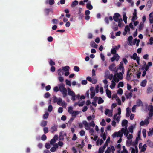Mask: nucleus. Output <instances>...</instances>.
I'll list each match as a JSON object with an SVG mask.
<instances>
[{
	"label": "nucleus",
	"instance_id": "1",
	"mask_svg": "<svg viewBox=\"0 0 153 153\" xmlns=\"http://www.w3.org/2000/svg\"><path fill=\"white\" fill-rule=\"evenodd\" d=\"M128 123V122L126 120H125V135L127 137V140L126 141V144L128 146H129L132 141L133 137L132 135L129 134V132L132 133L133 132L134 127L131 125L128 128V130L129 131L127 130V126L126 125Z\"/></svg>",
	"mask_w": 153,
	"mask_h": 153
},
{
	"label": "nucleus",
	"instance_id": "2",
	"mask_svg": "<svg viewBox=\"0 0 153 153\" xmlns=\"http://www.w3.org/2000/svg\"><path fill=\"white\" fill-rule=\"evenodd\" d=\"M122 76V74L121 72L116 73V74L114 76L113 80L112 81L111 85L110 86V87L111 89H113L114 88L116 85L115 82H117L119 80V79L120 80L122 79L123 77Z\"/></svg>",
	"mask_w": 153,
	"mask_h": 153
},
{
	"label": "nucleus",
	"instance_id": "3",
	"mask_svg": "<svg viewBox=\"0 0 153 153\" xmlns=\"http://www.w3.org/2000/svg\"><path fill=\"white\" fill-rule=\"evenodd\" d=\"M123 134H124V128H123L121 130L119 131L118 132H115L112 135V136L113 138L119 137L120 138L118 140L117 143H120L122 141L121 137L123 136Z\"/></svg>",
	"mask_w": 153,
	"mask_h": 153
},
{
	"label": "nucleus",
	"instance_id": "4",
	"mask_svg": "<svg viewBox=\"0 0 153 153\" xmlns=\"http://www.w3.org/2000/svg\"><path fill=\"white\" fill-rule=\"evenodd\" d=\"M120 17V15L118 13H116L114 14L113 18L114 21L116 22H118V26L120 27H121L123 26L122 24L123 23H122L123 20Z\"/></svg>",
	"mask_w": 153,
	"mask_h": 153
},
{
	"label": "nucleus",
	"instance_id": "5",
	"mask_svg": "<svg viewBox=\"0 0 153 153\" xmlns=\"http://www.w3.org/2000/svg\"><path fill=\"white\" fill-rule=\"evenodd\" d=\"M59 90L62 94L63 98H65L67 95V91L65 88V85L63 83L59 85Z\"/></svg>",
	"mask_w": 153,
	"mask_h": 153
},
{
	"label": "nucleus",
	"instance_id": "6",
	"mask_svg": "<svg viewBox=\"0 0 153 153\" xmlns=\"http://www.w3.org/2000/svg\"><path fill=\"white\" fill-rule=\"evenodd\" d=\"M123 63L122 62H121L119 65V66L118 68H117L115 71V72H117L119 70H120V71H122V72H121L122 74V75H123V74L124 73L123 72ZM122 77H123V76H122Z\"/></svg>",
	"mask_w": 153,
	"mask_h": 153
},
{
	"label": "nucleus",
	"instance_id": "7",
	"mask_svg": "<svg viewBox=\"0 0 153 153\" xmlns=\"http://www.w3.org/2000/svg\"><path fill=\"white\" fill-rule=\"evenodd\" d=\"M132 36H130L128 38V45H135V42H133L132 41Z\"/></svg>",
	"mask_w": 153,
	"mask_h": 153
},
{
	"label": "nucleus",
	"instance_id": "8",
	"mask_svg": "<svg viewBox=\"0 0 153 153\" xmlns=\"http://www.w3.org/2000/svg\"><path fill=\"white\" fill-rule=\"evenodd\" d=\"M58 125L56 124H54L50 128V131L52 133L55 131H57Z\"/></svg>",
	"mask_w": 153,
	"mask_h": 153
},
{
	"label": "nucleus",
	"instance_id": "9",
	"mask_svg": "<svg viewBox=\"0 0 153 153\" xmlns=\"http://www.w3.org/2000/svg\"><path fill=\"white\" fill-rule=\"evenodd\" d=\"M147 146L146 144L142 145V144L140 143L139 145V148L141 150V152H144L146 150Z\"/></svg>",
	"mask_w": 153,
	"mask_h": 153
},
{
	"label": "nucleus",
	"instance_id": "10",
	"mask_svg": "<svg viewBox=\"0 0 153 153\" xmlns=\"http://www.w3.org/2000/svg\"><path fill=\"white\" fill-rule=\"evenodd\" d=\"M125 95L127 99H130L132 96V93L131 91L129 92L128 91H126Z\"/></svg>",
	"mask_w": 153,
	"mask_h": 153
},
{
	"label": "nucleus",
	"instance_id": "11",
	"mask_svg": "<svg viewBox=\"0 0 153 153\" xmlns=\"http://www.w3.org/2000/svg\"><path fill=\"white\" fill-rule=\"evenodd\" d=\"M120 57L118 54H115L111 58V60L113 62L115 60L118 61Z\"/></svg>",
	"mask_w": 153,
	"mask_h": 153
},
{
	"label": "nucleus",
	"instance_id": "12",
	"mask_svg": "<svg viewBox=\"0 0 153 153\" xmlns=\"http://www.w3.org/2000/svg\"><path fill=\"white\" fill-rule=\"evenodd\" d=\"M137 18V10L136 9H134L133 13V16L132 19V21L133 22H134Z\"/></svg>",
	"mask_w": 153,
	"mask_h": 153
},
{
	"label": "nucleus",
	"instance_id": "13",
	"mask_svg": "<svg viewBox=\"0 0 153 153\" xmlns=\"http://www.w3.org/2000/svg\"><path fill=\"white\" fill-rule=\"evenodd\" d=\"M132 58L136 60L138 64H139V57L137 56V55L136 53H134L133 54L132 56Z\"/></svg>",
	"mask_w": 153,
	"mask_h": 153
},
{
	"label": "nucleus",
	"instance_id": "14",
	"mask_svg": "<svg viewBox=\"0 0 153 153\" xmlns=\"http://www.w3.org/2000/svg\"><path fill=\"white\" fill-rule=\"evenodd\" d=\"M149 116L150 117H151L153 115V106L152 105H149Z\"/></svg>",
	"mask_w": 153,
	"mask_h": 153
},
{
	"label": "nucleus",
	"instance_id": "15",
	"mask_svg": "<svg viewBox=\"0 0 153 153\" xmlns=\"http://www.w3.org/2000/svg\"><path fill=\"white\" fill-rule=\"evenodd\" d=\"M149 20L150 23H153V12H151L149 15Z\"/></svg>",
	"mask_w": 153,
	"mask_h": 153
},
{
	"label": "nucleus",
	"instance_id": "16",
	"mask_svg": "<svg viewBox=\"0 0 153 153\" xmlns=\"http://www.w3.org/2000/svg\"><path fill=\"white\" fill-rule=\"evenodd\" d=\"M82 123L83 125H84L85 126V128L86 130H88L89 129L90 126L86 121H83L82 122Z\"/></svg>",
	"mask_w": 153,
	"mask_h": 153
},
{
	"label": "nucleus",
	"instance_id": "17",
	"mask_svg": "<svg viewBox=\"0 0 153 153\" xmlns=\"http://www.w3.org/2000/svg\"><path fill=\"white\" fill-rule=\"evenodd\" d=\"M149 123L148 120L147 119L144 121H142L140 123V125L141 126H143L145 125H147Z\"/></svg>",
	"mask_w": 153,
	"mask_h": 153
},
{
	"label": "nucleus",
	"instance_id": "18",
	"mask_svg": "<svg viewBox=\"0 0 153 153\" xmlns=\"http://www.w3.org/2000/svg\"><path fill=\"white\" fill-rule=\"evenodd\" d=\"M118 110V113H116L114 115V119H116L117 120L118 117H117V116L118 114L119 115H120L121 114V109L120 108H119L117 109Z\"/></svg>",
	"mask_w": 153,
	"mask_h": 153
},
{
	"label": "nucleus",
	"instance_id": "19",
	"mask_svg": "<svg viewBox=\"0 0 153 153\" xmlns=\"http://www.w3.org/2000/svg\"><path fill=\"white\" fill-rule=\"evenodd\" d=\"M86 8L89 10H92L93 7V6L91 4L90 1H89L86 4Z\"/></svg>",
	"mask_w": 153,
	"mask_h": 153
},
{
	"label": "nucleus",
	"instance_id": "20",
	"mask_svg": "<svg viewBox=\"0 0 153 153\" xmlns=\"http://www.w3.org/2000/svg\"><path fill=\"white\" fill-rule=\"evenodd\" d=\"M115 65L114 63H113L109 67L110 70L111 71H114L115 70Z\"/></svg>",
	"mask_w": 153,
	"mask_h": 153
},
{
	"label": "nucleus",
	"instance_id": "21",
	"mask_svg": "<svg viewBox=\"0 0 153 153\" xmlns=\"http://www.w3.org/2000/svg\"><path fill=\"white\" fill-rule=\"evenodd\" d=\"M131 71L130 70H128L127 72V75L126 77V79L128 80H130L131 79V76L130 75L131 74Z\"/></svg>",
	"mask_w": 153,
	"mask_h": 153
},
{
	"label": "nucleus",
	"instance_id": "22",
	"mask_svg": "<svg viewBox=\"0 0 153 153\" xmlns=\"http://www.w3.org/2000/svg\"><path fill=\"white\" fill-rule=\"evenodd\" d=\"M153 134V127L150 128L149 131L148 132V135L149 136H152Z\"/></svg>",
	"mask_w": 153,
	"mask_h": 153
},
{
	"label": "nucleus",
	"instance_id": "23",
	"mask_svg": "<svg viewBox=\"0 0 153 153\" xmlns=\"http://www.w3.org/2000/svg\"><path fill=\"white\" fill-rule=\"evenodd\" d=\"M106 91L107 96L109 98H110L111 97V91L109 90L108 88L106 89Z\"/></svg>",
	"mask_w": 153,
	"mask_h": 153
},
{
	"label": "nucleus",
	"instance_id": "24",
	"mask_svg": "<svg viewBox=\"0 0 153 153\" xmlns=\"http://www.w3.org/2000/svg\"><path fill=\"white\" fill-rule=\"evenodd\" d=\"M79 114V112L78 111H74L71 114L72 115V116L73 117H75L77 115Z\"/></svg>",
	"mask_w": 153,
	"mask_h": 153
},
{
	"label": "nucleus",
	"instance_id": "25",
	"mask_svg": "<svg viewBox=\"0 0 153 153\" xmlns=\"http://www.w3.org/2000/svg\"><path fill=\"white\" fill-rule=\"evenodd\" d=\"M131 112V109L129 108H126V117H129L130 115Z\"/></svg>",
	"mask_w": 153,
	"mask_h": 153
},
{
	"label": "nucleus",
	"instance_id": "26",
	"mask_svg": "<svg viewBox=\"0 0 153 153\" xmlns=\"http://www.w3.org/2000/svg\"><path fill=\"white\" fill-rule=\"evenodd\" d=\"M131 153H138L137 147L136 146L135 148H132Z\"/></svg>",
	"mask_w": 153,
	"mask_h": 153
},
{
	"label": "nucleus",
	"instance_id": "27",
	"mask_svg": "<svg viewBox=\"0 0 153 153\" xmlns=\"http://www.w3.org/2000/svg\"><path fill=\"white\" fill-rule=\"evenodd\" d=\"M146 83L147 81L146 80H144L141 82L140 85L142 87H144L146 86Z\"/></svg>",
	"mask_w": 153,
	"mask_h": 153
},
{
	"label": "nucleus",
	"instance_id": "28",
	"mask_svg": "<svg viewBox=\"0 0 153 153\" xmlns=\"http://www.w3.org/2000/svg\"><path fill=\"white\" fill-rule=\"evenodd\" d=\"M47 123V121L43 120L41 123L40 125L42 127H45L46 126Z\"/></svg>",
	"mask_w": 153,
	"mask_h": 153
},
{
	"label": "nucleus",
	"instance_id": "29",
	"mask_svg": "<svg viewBox=\"0 0 153 153\" xmlns=\"http://www.w3.org/2000/svg\"><path fill=\"white\" fill-rule=\"evenodd\" d=\"M140 139V137L139 136L136 139L135 141L133 143V144L135 146L138 143V140Z\"/></svg>",
	"mask_w": 153,
	"mask_h": 153
},
{
	"label": "nucleus",
	"instance_id": "30",
	"mask_svg": "<svg viewBox=\"0 0 153 153\" xmlns=\"http://www.w3.org/2000/svg\"><path fill=\"white\" fill-rule=\"evenodd\" d=\"M91 47L94 48H97V45L94 42H91Z\"/></svg>",
	"mask_w": 153,
	"mask_h": 153
},
{
	"label": "nucleus",
	"instance_id": "31",
	"mask_svg": "<svg viewBox=\"0 0 153 153\" xmlns=\"http://www.w3.org/2000/svg\"><path fill=\"white\" fill-rule=\"evenodd\" d=\"M104 100L101 97H99L98 102V103L99 104L103 103L104 102Z\"/></svg>",
	"mask_w": 153,
	"mask_h": 153
},
{
	"label": "nucleus",
	"instance_id": "32",
	"mask_svg": "<svg viewBox=\"0 0 153 153\" xmlns=\"http://www.w3.org/2000/svg\"><path fill=\"white\" fill-rule=\"evenodd\" d=\"M70 67L69 66H66L64 67H62V70L65 71H69Z\"/></svg>",
	"mask_w": 153,
	"mask_h": 153
},
{
	"label": "nucleus",
	"instance_id": "33",
	"mask_svg": "<svg viewBox=\"0 0 153 153\" xmlns=\"http://www.w3.org/2000/svg\"><path fill=\"white\" fill-rule=\"evenodd\" d=\"M68 111L71 114L73 112V108L72 107L70 106L68 108Z\"/></svg>",
	"mask_w": 153,
	"mask_h": 153
},
{
	"label": "nucleus",
	"instance_id": "34",
	"mask_svg": "<svg viewBox=\"0 0 153 153\" xmlns=\"http://www.w3.org/2000/svg\"><path fill=\"white\" fill-rule=\"evenodd\" d=\"M144 26V22H141L139 25V29L140 30L142 29Z\"/></svg>",
	"mask_w": 153,
	"mask_h": 153
},
{
	"label": "nucleus",
	"instance_id": "35",
	"mask_svg": "<svg viewBox=\"0 0 153 153\" xmlns=\"http://www.w3.org/2000/svg\"><path fill=\"white\" fill-rule=\"evenodd\" d=\"M78 1L76 0H75L74 1L72 2L71 6H73L76 5L78 4Z\"/></svg>",
	"mask_w": 153,
	"mask_h": 153
},
{
	"label": "nucleus",
	"instance_id": "36",
	"mask_svg": "<svg viewBox=\"0 0 153 153\" xmlns=\"http://www.w3.org/2000/svg\"><path fill=\"white\" fill-rule=\"evenodd\" d=\"M58 75H62L63 74V72L62 69H59L58 70Z\"/></svg>",
	"mask_w": 153,
	"mask_h": 153
},
{
	"label": "nucleus",
	"instance_id": "37",
	"mask_svg": "<svg viewBox=\"0 0 153 153\" xmlns=\"http://www.w3.org/2000/svg\"><path fill=\"white\" fill-rule=\"evenodd\" d=\"M100 124L102 126H105L106 123L104 119H102V122H101Z\"/></svg>",
	"mask_w": 153,
	"mask_h": 153
},
{
	"label": "nucleus",
	"instance_id": "38",
	"mask_svg": "<svg viewBox=\"0 0 153 153\" xmlns=\"http://www.w3.org/2000/svg\"><path fill=\"white\" fill-rule=\"evenodd\" d=\"M49 116V114L48 112H46L45 113V114H44L43 116V118L44 119H47Z\"/></svg>",
	"mask_w": 153,
	"mask_h": 153
},
{
	"label": "nucleus",
	"instance_id": "39",
	"mask_svg": "<svg viewBox=\"0 0 153 153\" xmlns=\"http://www.w3.org/2000/svg\"><path fill=\"white\" fill-rule=\"evenodd\" d=\"M111 53L112 54H117L116 53V50H115V48H112L111 50Z\"/></svg>",
	"mask_w": 153,
	"mask_h": 153
},
{
	"label": "nucleus",
	"instance_id": "40",
	"mask_svg": "<svg viewBox=\"0 0 153 153\" xmlns=\"http://www.w3.org/2000/svg\"><path fill=\"white\" fill-rule=\"evenodd\" d=\"M153 91V89L151 87H148L147 89V92L148 93H150Z\"/></svg>",
	"mask_w": 153,
	"mask_h": 153
},
{
	"label": "nucleus",
	"instance_id": "41",
	"mask_svg": "<svg viewBox=\"0 0 153 153\" xmlns=\"http://www.w3.org/2000/svg\"><path fill=\"white\" fill-rule=\"evenodd\" d=\"M74 70L76 72H79L80 71V69L79 67L75 66L74 68Z\"/></svg>",
	"mask_w": 153,
	"mask_h": 153
},
{
	"label": "nucleus",
	"instance_id": "42",
	"mask_svg": "<svg viewBox=\"0 0 153 153\" xmlns=\"http://www.w3.org/2000/svg\"><path fill=\"white\" fill-rule=\"evenodd\" d=\"M68 95L72 96L73 95L75 94V93L72 90H71L70 91H68Z\"/></svg>",
	"mask_w": 153,
	"mask_h": 153
},
{
	"label": "nucleus",
	"instance_id": "43",
	"mask_svg": "<svg viewBox=\"0 0 153 153\" xmlns=\"http://www.w3.org/2000/svg\"><path fill=\"white\" fill-rule=\"evenodd\" d=\"M43 131L45 134H46L48 132V127H45L43 128Z\"/></svg>",
	"mask_w": 153,
	"mask_h": 153
},
{
	"label": "nucleus",
	"instance_id": "44",
	"mask_svg": "<svg viewBox=\"0 0 153 153\" xmlns=\"http://www.w3.org/2000/svg\"><path fill=\"white\" fill-rule=\"evenodd\" d=\"M62 102V98H59L57 102V104L59 105H60V104H61Z\"/></svg>",
	"mask_w": 153,
	"mask_h": 153
},
{
	"label": "nucleus",
	"instance_id": "45",
	"mask_svg": "<svg viewBox=\"0 0 153 153\" xmlns=\"http://www.w3.org/2000/svg\"><path fill=\"white\" fill-rule=\"evenodd\" d=\"M142 132L143 137L145 138L146 137V130L145 129H143Z\"/></svg>",
	"mask_w": 153,
	"mask_h": 153
},
{
	"label": "nucleus",
	"instance_id": "46",
	"mask_svg": "<svg viewBox=\"0 0 153 153\" xmlns=\"http://www.w3.org/2000/svg\"><path fill=\"white\" fill-rule=\"evenodd\" d=\"M49 64L51 66H52L55 65V62L52 60L51 59L49 61Z\"/></svg>",
	"mask_w": 153,
	"mask_h": 153
},
{
	"label": "nucleus",
	"instance_id": "47",
	"mask_svg": "<svg viewBox=\"0 0 153 153\" xmlns=\"http://www.w3.org/2000/svg\"><path fill=\"white\" fill-rule=\"evenodd\" d=\"M123 92V90L121 88H120L118 90L117 93V94H119L121 95L122 94Z\"/></svg>",
	"mask_w": 153,
	"mask_h": 153
},
{
	"label": "nucleus",
	"instance_id": "48",
	"mask_svg": "<svg viewBox=\"0 0 153 153\" xmlns=\"http://www.w3.org/2000/svg\"><path fill=\"white\" fill-rule=\"evenodd\" d=\"M95 94V91H93L91 92L90 95H91V98H93L94 97V96Z\"/></svg>",
	"mask_w": 153,
	"mask_h": 153
},
{
	"label": "nucleus",
	"instance_id": "49",
	"mask_svg": "<svg viewBox=\"0 0 153 153\" xmlns=\"http://www.w3.org/2000/svg\"><path fill=\"white\" fill-rule=\"evenodd\" d=\"M127 89L128 91H130L131 90H132L131 89L132 86H131V85H129L128 84H127Z\"/></svg>",
	"mask_w": 153,
	"mask_h": 153
},
{
	"label": "nucleus",
	"instance_id": "50",
	"mask_svg": "<svg viewBox=\"0 0 153 153\" xmlns=\"http://www.w3.org/2000/svg\"><path fill=\"white\" fill-rule=\"evenodd\" d=\"M50 94L49 92L46 93L44 96V97L45 98H48L50 96Z\"/></svg>",
	"mask_w": 153,
	"mask_h": 153
},
{
	"label": "nucleus",
	"instance_id": "51",
	"mask_svg": "<svg viewBox=\"0 0 153 153\" xmlns=\"http://www.w3.org/2000/svg\"><path fill=\"white\" fill-rule=\"evenodd\" d=\"M65 82L66 84L67 85H68L70 86H71V82L70 81L68 80V79H66L65 80Z\"/></svg>",
	"mask_w": 153,
	"mask_h": 153
},
{
	"label": "nucleus",
	"instance_id": "52",
	"mask_svg": "<svg viewBox=\"0 0 153 153\" xmlns=\"http://www.w3.org/2000/svg\"><path fill=\"white\" fill-rule=\"evenodd\" d=\"M80 134L81 136H83L85 135V131L83 130H82L80 131Z\"/></svg>",
	"mask_w": 153,
	"mask_h": 153
},
{
	"label": "nucleus",
	"instance_id": "53",
	"mask_svg": "<svg viewBox=\"0 0 153 153\" xmlns=\"http://www.w3.org/2000/svg\"><path fill=\"white\" fill-rule=\"evenodd\" d=\"M101 136L102 137L104 140H105L106 139V134L105 132L103 133L101 135Z\"/></svg>",
	"mask_w": 153,
	"mask_h": 153
},
{
	"label": "nucleus",
	"instance_id": "54",
	"mask_svg": "<svg viewBox=\"0 0 153 153\" xmlns=\"http://www.w3.org/2000/svg\"><path fill=\"white\" fill-rule=\"evenodd\" d=\"M112 28L114 31H116L118 30V26L117 25H114L112 26Z\"/></svg>",
	"mask_w": 153,
	"mask_h": 153
},
{
	"label": "nucleus",
	"instance_id": "55",
	"mask_svg": "<svg viewBox=\"0 0 153 153\" xmlns=\"http://www.w3.org/2000/svg\"><path fill=\"white\" fill-rule=\"evenodd\" d=\"M47 139V137L45 134L43 135L41 137V139L43 141H45Z\"/></svg>",
	"mask_w": 153,
	"mask_h": 153
},
{
	"label": "nucleus",
	"instance_id": "56",
	"mask_svg": "<svg viewBox=\"0 0 153 153\" xmlns=\"http://www.w3.org/2000/svg\"><path fill=\"white\" fill-rule=\"evenodd\" d=\"M116 100L118 102V104L119 105H120L121 104V102L119 98V97H117Z\"/></svg>",
	"mask_w": 153,
	"mask_h": 153
},
{
	"label": "nucleus",
	"instance_id": "57",
	"mask_svg": "<svg viewBox=\"0 0 153 153\" xmlns=\"http://www.w3.org/2000/svg\"><path fill=\"white\" fill-rule=\"evenodd\" d=\"M52 109H53V107L52 106L50 105H49L48 107V111L50 112H51L52 111Z\"/></svg>",
	"mask_w": 153,
	"mask_h": 153
},
{
	"label": "nucleus",
	"instance_id": "58",
	"mask_svg": "<svg viewBox=\"0 0 153 153\" xmlns=\"http://www.w3.org/2000/svg\"><path fill=\"white\" fill-rule=\"evenodd\" d=\"M54 0H49V4L51 5L54 4Z\"/></svg>",
	"mask_w": 153,
	"mask_h": 153
},
{
	"label": "nucleus",
	"instance_id": "59",
	"mask_svg": "<svg viewBox=\"0 0 153 153\" xmlns=\"http://www.w3.org/2000/svg\"><path fill=\"white\" fill-rule=\"evenodd\" d=\"M142 104V102L140 100H137V105L138 106H140Z\"/></svg>",
	"mask_w": 153,
	"mask_h": 153
},
{
	"label": "nucleus",
	"instance_id": "60",
	"mask_svg": "<svg viewBox=\"0 0 153 153\" xmlns=\"http://www.w3.org/2000/svg\"><path fill=\"white\" fill-rule=\"evenodd\" d=\"M79 103L78 105L79 107L82 106L84 105L85 103L84 101H83L81 102H80V101H79Z\"/></svg>",
	"mask_w": 153,
	"mask_h": 153
},
{
	"label": "nucleus",
	"instance_id": "61",
	"mask_svg": "<svg viewBox=\"0 0 153 153\" xmlns=\"http://www.w3.org/2000/svg\"><path fill=\"white\" fill-rule=\"evenodd\" d=\"M58 99L55 96H54L53 97V102L54 103H56L57 102Z\"/></svg>",
	"mask_w": 153,
	"mask_h": 153
},
{
	"label": "nucleus",
	"instance_id": "62",
	"mask_svg": "<svg viewBox=\"0 0 153 153\" xmlns=\"http://www.w3.org/2000/svg\"><path fill=\"white\" fill-rule=\"evenodd\" d=\"M45 146V148L48 149H49L51 147L50 144L48 143H46Z\"/></svg>",
	"mask_w": 153,
	"mask_h": 153
},
{
	"label": "nucleus",
	"instance_id": "63",
	"mask_svg": "<svg viewBox=\"0 0 153 153\" xmlns=\"http://www.w3.org/2000/svg\"><path fill=\"white\" fill-rule=\"evenodd\" d=\"M77 139V137L75 134H74L73 135V137L72 138V140L75 141Z\"/></svg>",
	"mask_w": 153,
	"mask_h": 153
},
{
	"label": "nucleus",
	"instance_id": "64",
	"mask_svg": "<svg viewBox=\"0 0 153 153\" xmlns=\"http://www.w3.org/2000/svg\"><path fill=\"white\" fill-rule=\"evenodd\" d=\"M66 105V103H65V101H63L61 103V105L63 107H65Z\"/></svg>",
	"mask_w": 153,
	"mask_h": 153
}]
</instances>
